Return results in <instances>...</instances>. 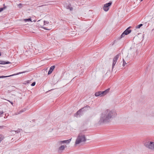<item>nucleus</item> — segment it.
Instances as JSON below:
<instances>
[{
    "label": "nucleus",
    "instance_id": "dca6fc26",
    "mask_svg": "<svg viewBox=\"0 0 154 154\" xmlns=\"http://www.w3.org/2000/svg\"><path fill=\"white\" fill-rule=\"evenodd\" d=\"M23 20L26 22L31 21L30 18L24 19Z\"/></svg>",
    "mask_w": 154,
    "mask_h": 154
},
{
    "label": "nucleus",
    "instance_id": "393cba45",
    "mask_svg": "<svg viewBox=\"0 0 154 154\" xmlns=\"http://www.w3.org/2000/svg\"><path fill=\"white\" fill-rule=\"evenodd\" d=\"M19 7L20 8H21L22 7V4H20L19 5H18Z\"/></svg>",
    "mask_w": 154,
    "mask_h": 154
},
{
    "label": "nucleus",
    "instance_id": "473e14b6",
    "mask_svg": "<svg viewBox=\"0 0 154 154\" xmlns=\"http://www.w3.org/2000/svg\"><path fill=\"white\" fill-rule=\"evenodd\" d=\"M143 0H140V2H142Z\"/></svg>",
    "mask_w": 154,
    "mask_h": 154
},
{
    "label": "nucleus",
    "instance_id": "9d476101",
    "mask_svg": "<svg viewBox=\"0 0 154 154\" xmlns=\"http://www.w3.org/2000/svg\"><path fill=\"white\" fill-rule=\"evenodd\" d=\"M109 90V89L108 88L105 91H101V96L103 97L106 95L108 93Z\"/></svg>",
    "mask_w": 154,
    "mask_h": 154
},
{
    "label": "nucleus",
    "instance_id": "423d86ee",
    "mask_svg": "<svg viewBox=\"0 0 154 154\" xmlns=\"http://www.w3.org/2000/svg\"><path fill=\"white\" fill-rule=\"evenodd\" d=\"M120 54H118L115 57H114V58L113 59V61H112V69H113L114 66L116 65V63L117 60L119 57L120 56Z\"/></svg>",
    "mask_w": 154,
    "mask_h": 154
},
{
    "label": "nucleus",
    "instance_id": "4468645a",
    "mask_svg": "<svg viewBox=\"0 0 154 154\" xmlns=\"http://www.w3.org/2000/svg\"><path fill=\"white\" fill-rule=\"evenodd\" d=\"M95 95L96 96H100L101 97V92L100 91H98L97 92H96L95 94Z\"/></svg>",
    "mask_w": 154,
    "mask_h": 154
},
{
    "label": "nucleus",
    "instance_id": "ddd939ff",
    "mask_svg": "<svg viewBox=\"0 0 154 154\" xmlns=\"http://www.w3.org/2000/svg\"><path fill=\"white\" fill-rule=\"evenodd\" d=\"M10 62L8 61H4L2 60H0V64H5L10 63Z\"/></svg>",
    "mask_w": 154,
    "mask_h": 154
},
{
    "label": "nucleus",
    "instance_id": "72a5a7b5",
    "mask_svg": "<svg viewBox=\"0 0 154 154\" xmlns=\"http://www.w3.org/2000/svg\"><path fill=\"white\" fill-rule=\"evenodd\" d=\"M1 55V53L0 52V56Z\"/></svg>",
    "mask_w": 154,
    "mask_h": 154
},
{
    "label": "nucleus",
    "instance_id": "9b49d317",
    "mask_svg": "<svg viewBox=\"0 0 154 154\" xmlns=\"http://www.w3.org/2000/svg\"><path fill=\"white\" fill-rule=\"evenodd\" d=\"M130 28V27H129L128 28H127L126 30H125L123 32L125 35H127L128 34H129L131 32V30L129 29V28Z\"/></svg>",
    "mask_w": 154,
    "mask_h": 154
},
{
    "label": "nucleus",
    "instance_id": "f704fd0d",
    "mask_svg": "<svg viewBox=\"0 0 154 154\" xmlns=\"http://www.w3.org/2000/svg\"><path fill=\"white\" fill-rule=\"evenodd\" d=\"M1 127V126H0V127Z\"/></svg>",
    "mask_w": 154,
    "mask_h": 154
},
{
    "label": "nucleus",
    "instance_id": "f8f14e48",
    "mask_svg": "<svg viewBox=\"0 0 154 154\" xmlns=\"http://www.w3.org/2000/svg\"><path fill=\"white\" fill-rule=\"evenodd\" d=\"M54 67H55L54 66H52L50 68L49 70V71L48 73V75H49L52 73V71L54 69Z\"/></svg>",
    "mask_w": 154,
    "mask_h": 154
},
{
    "label": "nucleus",
    "instance_id": "6ab92c4d",
    "mask_svg": "<svg viewBox=\"0 0 154 154\" xmlns=\"http://www.w3.org/2000/svg\"><path fill=\"white\" fill-rule=\"evenodd\" d=\"M123 66H124L127 63L125 62V60L123 59Z\"/></svg>",
    "mask_w": 154,
    "mask_h": 154
},
{
    "label": "nucleus",
    "instance_id": "a211bd4d",
    "mask_svg": "<svg viewBox=\"0 0 154 154\" xmlns=\"http://www.w3.org/2000/svg\"><path fill=\"white\" fill-rule=\"evenodd\" d=\"M14 75H9V76H0V78H4L7 77H8Z\"/></svg>",
    "mask_w": 154,
    "mask_h": 154
},
{
    "label": "nucleus",
    "instance_id": "4be33fe9",
    "mask_svg": "<svg viewBox=\"0 0 154 154\" xmlns=\"http://www.w3.org/2000/svg\"><path fill=\"white\" fill-rule=\"evenodd\" d=\"M5 8V7H4L3 8H0V12L2 11Z\"/></svg>",
    "mask_w": 154,
    "mask_h": 154
},
{
    "label": "nucleus",
    "instance_id": "f257e3e1",
    "mask_svg": "<svg viewBox=\"0 0 154 154\" xmlns=\"http://www.w3.org/2000/svg\"><path fill=\"white\" fill-rule=\"evenodd\" d=\"M116 115L117 113L115 110L107 109L101 113L100 119L98 123L100 125L104 123H109Z\"/></svg>",
    "mask_w": 154,
    "mask_h": 154
},
{
    "label": "nucleus",
    "instance_id": "7ed1b4c3",
    "mask_svg": "<svg viewBox=\"0 0 154 154\" xmlns=\"http://www.w3.org/2000/svg\"><path fill=\"white\" fill-rule=\"evenodd\" d=\"M144 145L149 149H154V142H147L145 143Z\"/></svg>",
    "mask_w": 154,
    "mask_h": 154
},
{
    "label": "nucleus",
    "instance_id": "2f4dec72",
    "mask_svg": "<svg viewBox=\"0 0 154 154\" xmlns=\"http://www.w3.org/2000/svg\"><path fill=\"white\" fill-rule=\"evenodd\" d=\"M128 55H129V54H128V55H127V57H128ZM127 58V57H126V58Z\"/></svg>",
    "mask_w": 154,
    "mask_h": 154
},
{
    "label": "nucleus",
    "instance_id": "7c9ffc66",
    "mask_svg": "<svg viewBox=\"0 0 154 154\" xmlns=\"http://www.w3.org/2000/svg\"><path fill=\"white\" fill-rule=\"evenodd\" d=\"M45 5H43V6H45Z\"/></svg>",
    "mask_w": 154,
    "mask_h": 154
},
{
    "label": "nucleus",
    "instance_id": "412c9836",
    "mask_svg": "<svg viewBox=\"0 0 154 154\" xmlns=\"http://www.w3.org/2000/svg\"><path fill=\"white\" fill-rule=\"evenodd\" d=\"M125 34L123 32L122 34V35H121L120 37H121V38H122V37H123L125 35Z\"/></svg>",
    "mask_w": 154,
    "mask_h": 154
},
{
    "label": "nucleus",
    "instance_id": "0eeeda50",
    "mask_svg": "<svg viewBox=\"0 0 154 154\" xmlns=\"http://www.w3.org/2000/svg\"><path fill=\"white\" fill-rule=\"evenodd\" d=\"M112 4V2H110L104 4L103 7V9L104 11H107L109 9V7Z\"/></svg>",
    "mask_w": 154,
    "mask_h": 154
},
{
    "label": "nucleus",
    "instance_id": "1a4fd4ad",
    "mask_svg": "<svg viewBox=\"0 0 154 154\" xmlns=\"http://www.w3.org/2000/svg\"><path fill=\"white\" fill-rule=\"evenodd\" d=\"M66 147V145H61L58 149V151L60 152H62L63 150H64L65 148Z\"/></svg>",
    "mask_w": 154,
    "mask_h": 154
},
{
    "label": "nucleus",
    "instance_id": "cd10ccee",
    "mask_svg": "<svg viewBox=\"0 0 154 154\" xmlns=\"http://www.w3.org/2000/svg\"><path fill=\"white\" fill-rule=\"evenodd\" d=\"M43 28L46 30H50L51 29H47L45 27H43Z\"/></svg>",
    "mask_w": 154,
    "mask_h": 154
},
{
    "label": "nucleus",
    "instance_id": "c85d7f7f",
    "mask_svg": "<svg viewBox=\"0 0 154 154\" xmlns=\"http://www.w3.org/2000/svg\"><path fill=\"white\" fill-rule=\"evenodd\" d=\"M3 113V112L2 111H0V115H1Z\"/></svg>",
    "mask_w": 154,
    "mask_h": 154
},
{
    "label": "nucleus",
    "instance_id": "2eb2a0df",
    "mask_svg": "<svg viewBox=\"0 0 154 154\" xmlns=\"http://www.w3.org/2000/svg\"><path fill=\"white\" fill-rule=\"evenodd\" d=\"M4 138V136L1 134L0 135V143L1 141Z\"/></svg>",
    "mask_w": 154,
    "mask_h": 154
},
{
    "label": "nucleus",
    "instance_id": "aec40b11",
    "mask_svg": "<svg viewBox=\"0 0 154 154\" xmlns=\"http://www.w3.org/2000/svg\"><path fill=\"white\" fill-rule=\"evenodd\" d=\"M49 23L48 21H44V24L45 25H47Z\"/></svg>",
    "mask_w": 154,
    "mask_h": 154
},
{
    "label": "nucleus",
    "instance_id": "a878e982",
    "mask_svg": "<svg viewBox=\"0 0 154 154\" xmlns=\"http://www.w3.org/2000/svg\"><path fill=\"white\" fill-rule=\"evenodd\" d=\"M67 9H69V10L70 11H72V8L71 7L70 8V7H67Z\"/></svg>",
    "mask_w": 154,
    "mask_h": 154
},
{
    "label": "nucleus",
    "instance_id": "5701e85b",
    "mask_svg": "<svg viewBox=\"0 0 154 154\" xmlns=\"http://www.w3.org/2000/svg\"><path fill=\"white\" fill-rule=\"evenodd\" d=\"M17 133H18V132L17 131H12V133L13 134H16V133H17Z\"/></svg>",
    "mask_w": 154,
    "mask_h": 154
},
{
    "label": "nucleus",
    "instance_id": "6e6552de",
    "mask_svg": "<svg viewBox=\"0 0 154 154\" xmlns=\"http://www.w3.org/2000/svg\"><path fill=\"white\" fill-rule=\"evenodd\" d=\"M84 108H82L81 109H80L79 110H78L76 113L75 114V116L76 117H78V116L79 115V116L82 114V109Z\"/></svg>",
    "mask_w": 154,
    "mask_h": 154
},
{
    "label": "nucleus",
    "instance_id": "bb28decb",
    "mask_svg": "<svg viewBox=\"0 0 154 154\" xmlns=\"http://www.w3.org/2000/svg\"><path fill=\"white\" fill-rule=\"evenodd\" d=\"M25 110H23L20 111L19 112V113H22V112H23Z\"/></svg>",
    "mask_w": 154,
    "mask_h": 154
},
{
    "label": "nucleus",
    "instance_id": "b1692460",
    "mask_svg": "<svg viewBox=\"0 0 154 154\" xmlns=\"http://www.w3.org/2000/svg\"><path fill=\"white\" fill-rule=\"evenodd\" d=\"M35 84V82H33L31 84V85L32 86H34Z\"/></svg>",
    "mask_w": 154,
    "mask_h": 154
},
{
    "label": "nucleus",
    "instance_id": "c756f323",
    "mask_svg": "<svg viewBox=\"0 0 154 154\" xmlns=\"http://www.w3.org/2000/svg\"><path fill=\"white\" fill-rule=\"evenodd\" d=\"M8 101H9L11 103V104L12 105H13V102H11L10 101H9V100H8Z\"/></svg>",
    "mask_w": 154,
    "mask_h": 154
},
{
    "label": "nucleus",
    "instance_id": "39448f33",
    "mask_svg": "<svg viewBox=\"0 0 154 154\" xmlns=\"http://www.w3.org/2000/svg\"><path fill=\"white\" fill-rule=\"evenodd\" d=\"M72 138L70 139H69L66 140H60L58 141L57 142V144L59 145H62L63 144H69Z\"/></svg>",
    "mask_w": 154,
    "mask_h": 154
},
{
    "label": "nucleus",
    "instance_id": "f03ea898",
    "mask_svg": "<svg viewBox=\"0 0 154 154\" xmlns=\"http://www.w3.org/2000/svg\"><path fill=\"white\" fill-rule=\"evenodd\" d=\"M86 140V138L85 135L82 133H80L76 140L75 145H76L82 142H85Z\"/></svg>",
    "mask_w": 154,
    "mask_h": 154
},
{
    "label": "nucleus",
    "instance_id": "f3484780",
    "mask_svg": "<svg viewBox=\"0 0 154 154\" xmlns=\"http://www.w3.org/2000/svg\"><path fill=\"white\" fill-rule=\"evenodd\" d=\"M143 26V24H140L139 25H137L136 28L137 29L140 28L141 26Z\"/></svg>",
    "mask_w": 154,
    "mask_h": 154
},
{
    "label": "nucleus",
    "instance_id": "20e7f679",
    "mask_svg": "<svg viewBox=\"0 0 154 154\" xmlns=\"http://www.w3.org/2000/svg\"><path fill=\"white\" fill-rule=\"evenodd\" d=\"M137 48L134 46H132L128 51V54L134 55V53L137 51Z\"/></svg>",
    "mask_w": 154,
    "mask_h": 154
}]
</instances>
